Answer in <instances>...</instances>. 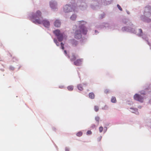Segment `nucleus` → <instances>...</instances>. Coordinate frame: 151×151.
Returning <instances> with one entry per match:
<instances>
[{
	"instance_id": "24",
	"label": "nucleus",
	"mask_w": 151,
	"mask_h": 151,
	"mask_svg": "<svg viewBox=\"0 0 151 151\" xmlns=\"http://www.w3.org/2000/svg\"><path fill=\"white\" fill-rule=\"evenodd\" d=\"M60 45L62 49L64 50V44H63L62 42H61L60 43Z\"/></svg>"
},
{
	"instance_id": "23",
	"label": "nucleus",
	"mask_w": 151,
	"mask_h": 151,
	"mask_svg": "<svg viewBox=\"0 0 151 151\" xmlns=\"http://www.w3.org/2000/svg\"><path fill=\"white\" fill-rule=\"evenodd\" d=\"M103 127H99V130L100 132H101L103 130Z\"/></svg>"
},
{
	"instance_id": "18",
	"label": "nucleus",
	"mask_w": 151,
	"mask_h": 151,
	"mask_svg": "<svg viewBox=\"0 0 151 151\" xmlns=\"http://www.w3.org/2000/svg\"><path fill=\"white\" fill-rule=\"evenodd\" d=\"M76 135L79 137L81 136L82 135V133L80 131L76 133Z\"/></svg>"
},
{
	"instance_id": "27",
	"label": "nucleus",
	"mask_w": 151,
	"mask_h": 151,
	"mask_svg": "<svg viewBox=\"0 0 151 151\" xmlns=\"http://www.w3.org/2000/svg\"><path fill=\"white\" fill-rule=\"evenodd\" d=\"M102 136H100V137H99L98 138V140L99 141H100L101 140V139H102Z\"/></svg>"
},
{
	"instance_id": "17",
	"label": "nucleus",
	"mask_w": 151,
	"mask_h": 151,
	"mask_svg": "<svg viewBox=\"0 0 151 151\" xmlns=\"http://www.w3.org/2000/svg\"><path fill=\"white\" fill-rule=\"evenodd\" d=\"M67 88L69 91H72L73 89V86L72 85L69 86Z\"/></svg>"
},
{
	"instance_id": "3",
	"label": "nucleus",
	"mask_w": 151,
	"mask_h": 151,
	"mask_svg": "<svg viewBox=\"0 0 151 151\" xmlns=\"http://www.w3.org/2000/svg\"><path fill=\"white\" fill-rule=\"evenodd\" d=\"M53 33L57 37L59 41L61 42L63 40V34L60 32V30L58 29L56 30L53 31Z\"/></svg>"
},
{
	"instance_id": "7",
	"label": "nucleus",
	"mask_w": 151,
	"mask_h": 151,
	"mask_svg": "<svg viewBox=\"0 0 151 151\" xmlns=\"http://www.w3.org/2000/svg\"><path fill=\"white\" fill-rule=\"evenodd\" d=\"M82 59H78L74 62V64L76 66H80L82 63Z\"/></svg>"
},
{
	"instance_id": "29",
	"label": "nucleus",
	"mask_w": 151,
	"mask_h": 151,
	"mask_svg": "<svg viewBox=\"0 0 151 151\" xmlns=\"http://www.w3.org/2000/svg\"><path fill=\"white\" fill-rule=\"evenodd\" d=\"M126 29H127V28L126 27H124L122 28V30L123 31H126L127 30Z\"/></svg>"
},
{
	"instance_id": "34",
	"label": "nucleus",
	"mask_w": 151,
	"mask_h": 151,
	"mask_svg": "<svg viewBox=\"0 0 151 151\" xmlns=\"http://www.w3.org/2000/svg\"><path fill=\"white\" fill-rule=\"evenodd\" d=\"M64 53H65L66 55L67 54V52H66V51L65 50H64Z\"/></svg>"
},
{
	"instance_id": "1",
	"label": "nucleus",
	"mask_w": 151,
	"mask_h": 151,
	"mask_svg": "<svg viewBox=\"0 0 151 151\" xmlns=\"http://www.w3.org/2000/svg\"><path fill=\"white\" fill-rule=\"evenodd\" d=\"M42 18V13L40 11H37L35 13L32 14L31 17L32 20L36 24H41Z\"/></svg>"
},
{
	"instance_id": "14",
	"label": "nucleus",
	"mask_w": 151,
	"mask_h": 151,
	"mask_svg": "<svg viewBox=\"0 0 151 151\" xmlns=\"http://www.w3.org/2000/svg\"><path fill=\"white\" fill-rule=\"evenodd\" d=\"M76 15L75 14H73L70 17V19L72 20H75L76 18Z\"/></svg>"
},
{
	"instance_id": "16",
	"label": "nucleus",
	"mask_w": 151,
	"mask_h": 151,
	"mask_svg": "<svg viewBox=\"0 0 151 151\" xmlns=\"http://www.w3.org/2000/svg\"><path fill=\"white\" fill-rule=\"evenodd\" d=\"M77 87L78 89L80 91H82L83 89L82 86L81 84L78 85L77 86Z\"/></svg>"
},
{
	"instance_id": "15",
	"label": "nucleus",
	"mask_w": 151,
	"mask_h": 151,
	"mask_svg": "<svg viewBox=\"0 0 151 151\" xmlns=\"http://www.w3.org/2000/svg\"><path fill=\"white\" fill-rule=\"evenodd\" d=\"M111 101L112 102L114 103L116 102V98L115 97L112 96L111 98Z\"/></svg>"
},
{
	"instance_id": "13",
	"label": "nucleus",
	"mask_w": 151,
	"mask_h": 151,
	"mask_svg": "<svg viewBox=\"0 0 151 151\" xmlns=\"http://www.w3.org/2000/svg\"><path fill=\"white\" fill-rule=\"evenodd\" d=\"M72 44V45L73 46H74V47L78 45V42L77 41H76L74 40H73V41Z\"/></svg>"
},
{
	"instance_id": "32",
	"label": "nucleus",
	"mask_w": 151,
	"mask_h": 151,
	"mask_svg": "<svg viewBox=\"0 0 151 151\" xmlns=\"http://www.w3.org/2000/svg\"><path fill=\"white\" fill-rule=\"evenodd\" d=\"M91 127L92 128H94L95 127V125L94 124H93L91 126Z\"/></svg>"
},
{
	"instance_id": "22",
	"label": "nucleus",
	"mask_w": 151,
	"mask_h": 151,
	"mask_svg": "<svg viewBox=\"0 0 151 151\" xmlns=\"http://www.w3.org/2000/svg\"><path fill=\"white\" fill-rule=\"evenodd\" d=\"M95 119L98 122V123H99V120L100 119V118L99 116H96L95 117Z\"/></svg>"
},
{
	"instance_id": "37",
	"label": "nucleus",
	"mask_w": 151,
	"mask_h": 151,
	"mask_svg": "<svg viewBox=\"0 0 151 151\" xmlns=\"http://www.w3.org/2000/svg\"><path fill=\"white\" fill-rule=\"evenodd\" d=\"M83 84L85 85H86V84Z\"/></svg>"
},
{
	"instance_id": "5",
	"label": "nucleus",
	"mask_w": 151,
	"mask_h": 151,
	"mask_svg": "<svg viewBox=\"0 0 151 151\" xmlns=\"http://www.w3.org/2000/svg\"><path fill=\"white\" fill-rule=\"evenodd\" d=\"M134 100L138 101L140 102H142L144 100V97L137 94H136L134 96Z\"/></svg>"
},
{
	"instance_id": "38",
	"label": "nucleus",
	"mask_w": 151,
	"mask_h": 151,
	"mask_svg": "<svg viewBox=\"0 0 151 151\" xmlns=\"http://www.w3.org/2000/svg\"><path fill=\"white\" fill-rule=\"evenodd\" d=\"M150 21H151V20H150V19H149V22H150Z\"/></svg>"
},
{
	"instance_id": "11",
	"label": "nucleus",
	"mask_w": 151,
	"mask_h": 151,
	"mask_svg": "<svg viewBox=\"0 0 151 151\" xmlns=\"http://www.w3.org/2000/svg\"><path fill=\"white\" fill-rule=\"evenodd\" d=\"M76 58V56L74 54H72L70 60L71 61H75Z\"/></svg>"
},
{
	"instance_id": "30",
	"label": "nucleus",
	"mask_w": 151,
	"mask_h": 151,
	"mask_svg": "<svg viewBox=\"0 0 151 151\" xmlns=\"http://www.w3.org/2000/svg\"><path fill=\"white\" fill-rule=\"evenodd\" d=\"M127 22V20L126 19H125L123 21V23H124L125 24H126V22Z\"/></svg>"
},
{
	"instance_id": "39",
	"label": "nucleus",
	"mask_w": 151,
	"mask_h": 151,
	"mask_svg": "<svg viewBox=\"0 0 151 151\" xmlns=\"http://www.w3.org/2000/svg\"><path fill=\"white\" fill-rule=\"evenodd\" d=\"M79 22H81V21H80Z\"/></svg>"
},
{
	"instance_id": "19",
	"label": "nucleus",
	"mask_w": 151,
	"mask_h": 151,
	"mask_svg": "<svg viewBox=\"0 0 151 151\" xmlns=\"http://www.w3.org/2000/svg\"><path fill=\"white\" fill-rule=\"evenodd\" d=\"M54 41L57 46H58L60 45L59 43L58 42L57 40L56 39H54Z\"/></svg>"
},
{
	"instance_id": "33",
	"label": "nucleus",
	"mask_w": 151,
	"mask_h": 151,
	"mask_svg": "<svg viewBox=\"0 0 151 151\" xmlns=\"http://www.w3.org/2000/svg\"><path fill=\"white\" fill-rule=\"evenodd\" d=\"M141 94H142V95H145V93H141Z\"/></svg>"
},
{
	"instance_id": "8",
	"label": "nucleus",
	"mask_w": 151,
	"mask_h": 151,
	"mask_svg": "<svg viewBox=\"0 0 151 151\" xmlns=\"http://www.w3.org/2000/svg\"><path fill=\"white\" fill-rule=\"evenodd\" d=\"M42 24H43L45 27H48L50 25V22L48 21L45 20H43V19Z\"/></svg>"
},
{
	"instance_id": "9",
	"label": "nucleus",
	"mask_w": 151,
	"mask_h": 151,
	"mask_svg": "<svg viewBox=\"0 0 151 151\" xmlns=\"http://www.w3.org/2000/svg\"><path fill=\"white\" fill-rule=\"evenodd\" d=\"M56 3L54 1H51L50 2V7L52 9H54L56 8Z\"/></svg>"
},
{
	"instance_id": "10",
	"label": "nucleus",
	"mask_w": 151,
	"mask_h": 151,
	"mask_svg": "<svg viewBox=\"0 0 151 151\" xmlns=\"http://www.w3.org/2000/svg\"><path fill=\"white\" fill-rule=\"evenodd\" d=\"M54 25L56 27H59L61 25V22L59 20H56L54 22Z\"/></svg>"
},
{
	"instance_id": "35",
	"label": "nucleus",
	"mask_w": 151,
	"mask_h": 151,
	"mask_svg": "<svg viewBox=\"0 0 151 151\" xmlns=\"http://www.w3.org/2000/svg\"><path fill=\"white\" fill-rule=\"evenodd\" d=\"M150 103H151V99L150 101Z\"/></svg>"
},
{
	"instance_id": "21",
	"label": "nucleus",
	"mask_w": 151,
	"mask_h": 151,
	"mask_svg": "<svg viewBox=\"0 0 151 151\" xmlns=\"http://www.w3.org/2000/svg\"><path fill=\"white\" fill-rule=\"evenodd\" d=\"M94 110L96 112H97L99 110V107L98 106H94Z\"/></svg>"
},
{
	"instance_id": "36",
	"label": "nucleus",
	"mask_w": 151,
	"mask_h": 151,
	"mask_svg": "<svg viewBox=\"0 0 151 151\" xmlns=\"http://www.w3.org/2000/svg\"><path fill=\"white\" fill-rule=\"evenodd\" d=\"M150 127H151V123H150Z\"/></svg>"
},
{
	"instance_id": "20",
	"label": "nucleus",
	"mask_w": 151,
	"mask_h": 151,
	"mask_svg": "<svg viewBox=\"0 0 151 151\" xmlns=\"http://www.w3.org/2000/svg\"><path fill=\"white\" fill-rule=\"evenodd\" d=\"M139 34H138V35L139 36H140L142 35V31L141 29H139Z\"/></svg>"
},
{
	"instance_id": "26",
	"label": "nucleus",
	"mask_w": 151,
	"mask_h": 151,
	"mask_svg": "<svg viewBox=\"0 0 151 151\" xmlns=\"http://www.w3.org/2000/svg\"><path fill=\"white\" fill-rule=\"evenodd\" d=\"M92 134V132L91 131H88L87 132V134L88 135L91 134Z\"/></svg>"
},
{
	"instance_id": "28",
	"label": "nucleus",
	"mask_w": 151,
	"mask_h": 151,
	"mask_svg": "<svg viewBox=\"0 0 151 151\" xmlns=\"http://www.w3.org/2000/svg\"><path fill=\"white\" fill-rule=\"evenodd\" d=\"M104 92L106 93H107L109 92V91L108 89H106L105 90Z\"/></svg>"
},
{
	"instance_id": "6",
	"label": "nucleus",
	"mask_w": 151,
	"mask_h": 151,
	"mask_svg": "<svg viewBox=\"0 0 151 151\" xmlns=\"http://www.w3.org/2000/svg\"><path fill=\"white\" fill-rule=\"evenodd\" d=\"M72 8L70 6L66 5L64 7V11L65 12H68L72 11Z\"/></svg>"
},
{
	"instance_id": "12",
	"label": "nucleus",
	"mask_w": 151,
	"mask_h": 151,
	"mask_svg": "<svg viewBox=\"0 0 151 151\" xmlns=\"http://www.w3.org/2000/svg\"><path fill=\"white\" fill-rule=\"evenodd\" d=\"M89 96L90 98L93 99L95 98V95L93 92L90 93L89 94Z\"/></svg>"
},
{
	"instance_id": "2",
	"label": "nucleus",
	"mask_w": 151,
	"mask_h": 151,
	"mask_svg": "<svg viewBox=\"0 0 151 151\" xmlns=\"http://www.w3.org/2000/svg\"><path fill=\"white\" fill-rule=\"evenodd\" d=\"M81 31L83 34L86 35L87 33V30L83 27H79L75 32L74 37L75 38L78 39L81 37Z\"/></svg>"
},
{
	"instance_id": "4",
	"label": "nucleus",
	"mask_w": 151,
	"mask_h": 151,
	"mask_svg": "<svg viewBox=\"0 0 151 151\" xmlns=\"http://www.w3.org/2000/svg\"><path fill=\"white\" fill-rule=\"evenodd\" d=\"M144 14L145 15L149 16L151 14V6H147L145 8Z\"/></svg>"
},
{
	"instance_id": "31",
	"label": "nucleus",
	"mask_w": 151,
	"mask_h": 151,
	"mask_svg": "<svg viewBox=\"0 0 151 151\" xmlns=\"http://www.w3.org/2000/svg\"><path fill=\"white\" fill-rule=\"evenodd\" d=\"M65 151H69V149L68 148L66 147L65 149Z\"/></svg>"
},
{
	"instance_id": "25",
	"label": "nucleus",
	"mask_w": 151,
	"mask_h": 151,
	"mask_svg": "<svg viewBox=\"0 0 151 151\" xmlns=\"http://www.w3.org/2000/svg\"><path fill=\"white\" fill-rule=\"evenodd\" d=\"M117 6L118 8V9L120 10H121V11L122 10V8L121 7V6H120L119 5L117 4Z\"/></svg>"
}]
</instances>
